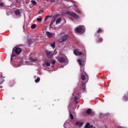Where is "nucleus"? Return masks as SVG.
Wrapping results in <instances>:
<instances>
[{
	"label": "nucleus",
	"instance_id": "nucleus-1",
	"mask_svg": "<svg viewBox=\"0 0 128 128\" xmlns=\"http://www.w3.org/2000/svg\"><path fill=\"white\" fill-rule=\"evenodd\" d=\"M85 29H84V26H78L75 30V32H81L82 34H84V32Z\"/></svg>",
	"mask_w": 128,
	"mask_h": 128
},
{
	"label": "nucleus",
	"instance_id": "nucleus-2",
	"mask_svg": "<svg viewBox=\"0 0 128 128\" xmlns=\"http://www.w3.org/2000/svg\"><path fill=\"white\" fill-rule=\"evenodd\" d=\"M68 40V35H64L62 36L60 38L58 39V42L62 44V42H66Z\"/></svg>",
	"mask_w": 128,
	"mask_h": 128
},
{
	"label": "nucleus",
	"instance_id": "nucleus-3",
	"mask_svg": "<svg viewBox=\"0 0 128 128\" xmlns=\"http://www.w3.org/2000/svg\"><path fill=\"white\" fill-rule=\"evenodd\" d=\"M67 14H70V16H72L74 17V18H76L77 20H78V18H80V16L74 14V12H67Z\"/></svg>",
	"mask_w": 128,
	"mask_h": 128
},
{
	"label": "nucleus",
	"instance_id": "nucleus-4",
	"mask_svg": "<svg viewBox=\"0 0 128 128\" xmlns=\"http://www.w3.org/2000/svg\"><path fill=\"white\" fill-rule=\"evenodd\" d=\"M46 34L48 38H52V36H54V33L48 31L46 32Z\"/></svg>",
	"mask_w": 128,
	"mask_h": 128
},
{
	"label": "nucleus",
	"instance_id": "nucleus-5",
	"mask_svg": "<svg viewBox=\"0 0 128 128\" xmlns=\"http://www.w3.org/2000/svg\"><path fill=\"white\" fill-rule=\"evenodd\" d=\"M13 50H14L16 54H20L22 52V49L20 48H14Z\"/></svg>",
	"mask_w": 128,
	"mask_h": 128
},
{
	"label": "nucleus",
	"instance_id": "nucleus-6",
	"mask_svg": "<svg viewBox=\"0 0 128 128\" xmlns=\"http://www.w3.org/2000/svg\"><path fill=\"white\" fill-rule=\"evenodd\" d=\"M46 56L48 58H52V52L48 50L46 51Z\"/></svg>",
	"mask_w": 128,
	"mask_h": 128
},
{
	"label": "nucleus",
	"instance_id": "nucleus-7",
	"mask_svg": "<svg viewBox=\"0 0 128 128\" xmlns=\"http://www.w3.org/2000/svg\"><path fill=\"white\" fill-rule=\"evenodd\" d=\"M56 58H57V60H58V62L62 64L66 62V58H64L62 57L58 56V57H57Z\"/></svg>",
	"mask_w": 128,
	"mask_h": 128
},
{
	"label": "nucleus",
	"instance_id": "nucleus-8",
	"mask_svg": "<svg viewBox=\"0 0 128 128\" xmlns=\"http://www.w3.org/2000/svg\"><path fill=\"white\" fill-rule=\"evenodd\" d=\"M74 53L76 56H82V52H79L78 50H74Z\"/></svg>",
	"mask_w": 128,
	"mask_h": 128
},
{
	"label": "nucleus",
	"instance_id": "nucleus-9",
	"mask_svg": "<svg viewBox=\"0 0 128 128\" xmlns=\"http://www.w3.org/2000/svg\"><path fill=\"white\" fill-rule=\"evenodd\" d=\"M56 18H58V16H55L53 17L52 20L50 24V26H52V25L54 24V22H56Z\"/></svg>",
	"mask_w": 128,
	"mask_h": 128
},
{
	"label": "nucleus",
	"instance_id": "nucleus-10",
	"mask_svg": "<svg viewBox=\"0 0 128 128\" xmlns=\"http://www.w3.org/2000/svg\"><path fill=\"white\" fill-rule=\"evenodd\" d=\"M85 128H94V126L90 124V123H86Z\"/></svg>",
	"mask_w": 128,
	"mask_h": 128
},
{
	"label": "nucleus",
	"instance_id": "nucleus-11",
	"mask_svg": "<svg viewBox=\"0 0 128 128\" xmlns=\"http://www.w3.org/2000/svg\"><path fill=\"white\" fill-rule=\"evenodd\" d=\"M77 61L78 62V64H80V66H82V60H81V59H78V60H77Z\"/></svg>",
	"mask_w": 128,
	"mask_h": 128
},
{
	"label": "nucleus",
	"instance_id": "nucleus-12",
	"mask_svg": "<svg viewBox=\"0 0 128 128\" xmlns=\"http://www.w3.org/2000/svg\"><path fill=\"white\" fill-rule=\"evenodd\" d=\"M86 112L88 114H92V110L90 108H89L87 110Z\"/></svg>",
	"mask_w": 128,
	"mask_h": 128
},
{
	"label": "nucleus",
	"instance_id": "nucleus-13",
	"mask_svg": "<svg viewBox=\"0 0 128 128\" xmlns=\"http://www.w3.org/2000/svg\"><path fill=\"white\" fill-rule=\"evenodd\" d=\"M60 22H62V18H58L56 21V24H60Z\"/></svg>",
	"mask_w": 128,
	"mask_h": 128
},
{
	"label": "nucleus",
	"instance_id": "nucleus-14",
	"mask_svg": "<svg viewBox=\"0 0 128 128\" xmlns=\"http://www.w3.org/2000/svg\"><path fill=\"white\" fill-rule=\"evenodd\" d=\"M45 64L47 66H50V62H48V61H46L45 62Z\"/></svg>",
	"mask_w": 128,
	"mask_h": 128
},
{
	"label": "nucleus",
	"instance_id": "nucleus-15",
	"mask_svg": "<svg viewBox=\"0 0 128 128\" xmlns=\"http://www.w3.org/2000/svg\"><path fill=\"white\" fill-rule=\"evenodd\" d=\"M76 126H82V123L80 122H76Z\"/></svg>",
	"mask_w": 128,
	"mask_h": 128
},
{
	"label": "nucleus",
	"instance_id": "nucleus-16",
	"mask_svg": "<svg viewBox=\"0 0 128 128\" xmlns=\"http://www.w3.org/2000/svg\"><path fill=\"white\" fill-rule=\"evenodd\" d=\"M15 14H18V16H20V10H16Z\"/></svg>",
	"mask_w": 128,
	"mask_h": 128
},
{
	"label": "nucleus",
	"instance_id": "nucleus-17",
	"mask_svg": "<svg viewBox=\"0 0 128 128\" xmlns=\"http://www.w3.org/2000/svg\"><path fill=\"white\" fill-rule=\"evenodd\" d=\"M75 10L76 12H77L78 14H80V12H82L80 10H78V8H76Z\"/></svg>",
	"mask_w": 128,
	"mask_h": 128
},
{
	"label": "nucleus",
	"instance_id": "nucleus-18",
	"mask_svg": "<svg viewBox=\"0 0 128 128\" xmlns=\"http://www.w3.org/2000/svg\"><path fill=\"white\" fill-rule=\"evenodd\" d=\"M37 22H42V18L40 17L37 18L36 19Z\"/></svg>",
	"mask_w": 128,
	"mask_h": 128
},
{
	"label": "nucleus",
	"instance_id": "nucleus-19",
	"mask_svg": "<svg viewBox=\"0 0 128 128\" xmlns=\"http://www.w3.org/2000/svg\"><path fill=\"white\" fill-rule=\"evenodd\" d=\"M36 24H33L31 26V28L32 29L36 28Z\"/></svg>",
	"mask_w": 128,
	"mask_h": 128
},
{
	"label": "nucleus",
	"instance_id": "nucleus-20",
	"mask_svg": "<svg viewBox=\"0 0 128 128\" xmlns=\"http://www.w3.org/2000/svg\"><path fill=\"white\" fill-rule=\"evenodd\" d=\"M30 62H36V58H30Z\"/></svg>",
	"mask_w": 128,
	"mask_h": 128
},
{
	"label": "nucleus",
	"instance_id": "nucleus-21",
	"mask_svg": "<svg viewBox=\"0 0 128 128\" xmlns=\"http://www.w3.org/2000/svg\"><path fill=\"white\" fill-rule=\"evenodd\" d=\"M50 46H52V48H54L56 46V44H54V42L51 44Z\"/></svg>",
	"mask_w": 128,
	"mask_h": 128
},
{
	"label": "nucleus",
	"instance_id": "nucleus-22",
	"mask_svg": "<svg viewBox=\"0 0 128 128\" xmlns=\"http://www.w3.org/2000/svg\"><path fill=\"white\" fill-rule=\"evenodd\" d=\"M50 16H46L45 18H44V21L46 22V20H48V18H50Z\"/></svg>",
	"mask_w": 128,
	"mask_h": 128
},
{
	"label": "nucleus",
	"instance_id": "nucleus-23",
	"mask_svg": "<svg viewBox=\"0 0 128 128\" xmlns=\"http://www.w3.org/2000/svg\"><path fill=\"white\" fill-rule=\"evenodd\" d=\"M81 78L82 80H86V76L84 75L81 76Z\"/></svg>",
	"mask_w": 128,
	"mask_h": 128
},
{
	"label": "nucleus",
	"instance_id": "nucleus-24",
	"mask_svg": "<svg viewBox=\"0 0 128 128\" xmlns=\"http://www.w3.org/2000/svg\"><path fill=\"white\" fill-rule=\"evenodd\" d=\"M40 78H38L37 79H36L35 80V82L37 83L38 82H40Z\"/></svg>",
	"mask_w": 128,
	"mask_h": 128
},
{
	"label": "nucleus",
	"instance_id": "nucleus-25",
	"mask_svg": "<svg viewBox=\"0 0 128 128\" xmlns=\"http://www.w3.org/2000/svg\"><path fill=\"white\" fill-rule=\"evenodd\" d=\"M31 2L32 4H34V6L36 4V1L32 0Z\"/></svg>",
	"mask_w": 128,
	"mask_h": 128
},
{
	"label": "nucleus",
	"instance_id": "nucleus-26",
	"mask_svg": "<svg viewBox=\"0 0 128 128\" xmlns=\"http://www.w3.org/2000/svg\"><path fill=\"white\" fill-rule=\"evenodd\" d=\"M82 88H83V90H84V91L86 90V85L83 84V85H82Z\"/></svg>",
	"mask_w": 128,
	"mask_h": 128
},
{
	"label": "nucleus",
	"instance_id": "nucleus-27",
	"mask_svg": "<svg viewBox=\"0 0 128 128\" xmlns=\"http://www.w3.org/2000/svg\"><path fill=\"white\" fill-rule=\"evenodd\" d=\"M70 118L71 120H74V116H72V113L70 114Z\"/></svg>",
	"mask_w": 128,
	"mask_h": 128
},
{
	"label": "nucleus",
	"instance_id": "nucleus-28",
	"mask_svg": "<svg viewBox=\"0 0 128 128\" xmlns=\"http://www.w3.org/2000/svg\"><path fill=\"white\" fill-rule=\"evenodd\" d=\"M51 62L52 64H56V60H52Z\"/></svg>",
	"mask_w": 128,
	"mask_h": 128
},
{
	"label": "nucleus",
	"instance_id": "nucleus-29",
	"mask_svg": "<svg viewBox=\"0 0 128 128\" xmlns=\"http://www.w3.org/2000/svg\"><path fill=\"white\" fill-rule=\"evenodd\" d=\"M80 70L81 72H84V67L83 66H80Z\"/></svg>",
	"mask_w": 128,
	"mask_h": 128
},
{
	"label": "nucleus",
	"instance_id": "nucleus-30",
	"mask_svg": "<svg viewBox=\"0 0 128 128\" xmlns=\"http://www.w3.org/2000/svg\"><path fill=\"white\" fill-rule=\"evenodd\" d=\"M102 32V30L100 29H99L98 31L97 32L100 33L101 32Z\"/></svg>",
	"mask_w": 128,
	"mask_h": 128
},
{
	"label": "nucleus",
	"instance_id": "nucleus-31",
	"mask_svg": "<svg viewBox=\"0 0 128 128\" xmlns=\"http://www.w3.org/2000/svg\"><path fill=\"white\" fill-rule=\"evenodd\" d=\"M4 2H2V3H1V4H0V6L1 8H2V6H4Z\"/></svg>",
	"mask_w": 128,
	"mask_h": 128
},
{
	"label": "nucleus",
	"instance_id": "nucleus-32",
	"mask_svg": "<svg viewBox=\"0 0 128 128\" xmlns=\"http://www.w3.org/2000/svg\"><path fill=\"white\" fill-rule=\"evenodd\" d=\"M42 12H44V10H41L39 11L38 14H42Z\"/></svg>",
	"mask_w": 128,
	"mask_h": 128
},
{
	"label": "nucleus",
	"instance_id": "nucleus-33",
	"mask_svg": "<svg viewBox=\"0 0 128 128\" xmlns=\"http://www.w3.org/2000/svg\"><path fill=\"white\" fill-rule=\"evenodd\" d=\"M99 42H102V38H100V39H99Z\"/></svg>",
	"mask_w": 128,
	"mask_h": 128
},
{
	"label": "nucleus",
	"instance_id": "nucleus-34",
	"mask_svg": "<svg viewBox=\"0 0 128 128\" xmlns=\"http://www.w3.org/2000/svg\"><path fill=\"white\" fill-rule=\"evenodd\" d=\"M14 56H16V55H14V53H12V57L14 58Z\"/></svg>",
	"mask_w": 128,
	"mask_h": 128
},
{
	"label": "nucleus",
	"instance_id": "nucleus-35",
	"mask_svg": "<svg viewBox=\"0 0 128 128\" xmlns=\"http://www.w3.org/2000/svg\"><path fill=\"white\" fill-rule=\"evenodd\" d=\"M78 100V97L77 96H76L75 97V100Z\"/></svg>",
	"mask_w": 128,
	"mask_h": 128
},
{
	"label": "nucleus",
	"instance_id": "nucleus-36",
	"mask_svg": "<svg viewBox=\"0 0 128 128\" xmlns=\"http://www.w3.org/2000/svg\"><path fill=\"white\" fill-rule=\"evenodd\" d=\"M52 2H53L54 0H51Z\"/></svg>",
	"mask_w": 128,
	"mask_h": 128
},
{
	"label": "nucleus",
	"instance_id": "nucleus-37",
	"mask_svg": "<svg viewBox=\"0 0 128 128\" xmlns=\"http://www.w3.org/2000/svg\"><path fill=\"white\" fill-rule=\"evenodd\" d=\"M2 88V86H0V88Z\"/></svg>",
	"mask_w": 128,
	"mask_h": 128
},
{
	"label": "nucleus",
	"instance_id": "nucleus-38",
	"mask_svg": "<svg viewBox=\"0 0 128 128\" xmlns=\"http://www.w3.org/2000/svg\"><path fill=\"white\" fill-rule=\"evenodd\" d=\"M12 60V58H11V60Z\"/></svg>",
	"mask_w": 128,
	"mask_h": 128
},
{
	"label": "nucleus",
	"instance_id": "nucleus-39",
	"mask_svg": "<svg viewBox=\"0 0 128 128\" xmlns=\"http://www.w3.org/2000/svg\"><path fill=\"white\" fill-rule=\"evenodd\" d=\"M20 66V65H18V66Z\"/></svg>",
	"mask_w": 128,
	"mask_h": 128
},
{
	"label": "nucleus",
	"instance_id": "nucleus-40",
	"mask_svg": "<svg viewBox=\"0 0 128 128\" xmlns=\"http://www.w3.org/2000/svg\"><path fill=\"white\" fill-rule=\"evenodd\" d=\"M52 68H54V66H52Z\"/></svg>",
	"mask_w": 128,
	"mask_h": 128
}]
</instances>
